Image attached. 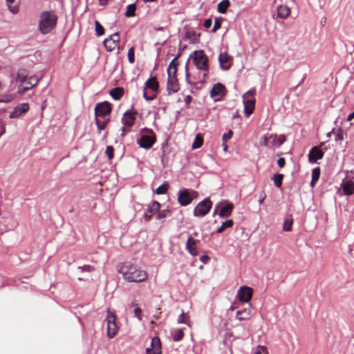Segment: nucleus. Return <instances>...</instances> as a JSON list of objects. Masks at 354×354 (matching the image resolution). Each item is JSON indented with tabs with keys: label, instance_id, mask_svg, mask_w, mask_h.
<instances>
[{
	"label": "nucleus",
	"instance_id": "f257e3e1",
	"mask_svg": "<svg viewBox=\"0 0 354 354\" xmlns=\"http://www.w3.org/2000/svg\"><path fill=\"white\" fill-rule=\"evenodd\" d=\"M118 272L129 282L139 283L147 279V273L138 268L131 262H124L118 268Z\"/></svg>",
	"mask_w": 354,
	"mask_h": 354
},
{
	"label": "nucleus",
	"instance_id": "f03ea898",
	"mask_svg": "<svg viewBox=\"0 0 354 354\" xmlns=\"http://www.w3.org/2000/svg\"><path fill=\"white\" fill-rule=\"evenodd\" d=\"M112 110V104L104 101L97 103L95 107V120L97 129L104 130L110 121V113Z\"/></svg>",
	"mask_w": 354,
	"mask_h": 354
},
{
	"label": "nucleus",
	"instance_id": "7ed1b4c3",
	"mask_svg": "<svg viewBox=\"0 0 354 354\" xmlns=\"http://www.w3.org/2000/svg\"><path fill=\"white\" fill-rule=\"evenodd\" d=\"M57 23V17L53 11H43L39 15L38 28L42 35L50 33Z\"/></svg>",
	"mask_w": 354,
	"mask_h": 354
},
{
	"label": "nucleus",
	"instance_id": "20e7f679",
	"mask_svg": "<svg viewBox=\"0 0 354 354\" xmlns=\"http://www.w3.org/2000/svg\"><path fill=\"white\" fill-rule=\"evenodd\" d=\"M156 140V136L153 130L143 128L141 130L140 137L137 140V144L140 147L149 149Z\"/></svg>",
	"mask_w": 354,
	"mask_h": 354
},
{
	"label": "nucleus",
	"instance_id": "39448f33",
	"mask_svg": "<svg viewBox=\"0 0 354 354\" xmlns=\"http://www.w3.org/2000/svg\"><path fill=\"white\" fill-rule=\"evenodd\" d=\"M255 90L250 89L243 95V102L244 104V112L247 116L250 115L255 107Z\"/></svg>",
	"mask_w": 354,
	"mask_h": 354
},
{
	"label": "nucleus",
	"instance_id": "423d86ee",
	"mask_svg": "<svg viewBox=\"0 0 354 354\" xmlns=\"http://www.w3.org/2000/svg\"><path fill=\"white\" fill-rule=\"evenodd\" d=\"M197 196L198 193L196 191L183 188L178 192V202L181 206H187L189 205Z\"/></svg>",
	"mask_w": 354,
	"mask_h": 354
},
{
	"label": "nucleus",
	"instance_id": "0eeeda50",
	"mask_svg": "<svg viewBox=\"0 0 354 354\" xmlns=\"http://www.w3.org/2000/svg\"><path fill=\"white\" fill-rule=\"evenodd\" d=\"M212 207V203L209 198H205L195 207L193 214L196 217H204L209 212Z\"/></svg>",
	"mask_w": 354,
	"mask_h": 354
},
{
	"label": "nucleus",
	"instance_id": "6e6552de",
	"mask_svg": "<svg viewBox=\"0 0 354 354\" xmlns=\"http://www.w3.org/2000/svg\"><path fill=\"white\" fill-rule=\"evenodd\" d=\"M107 322V336L109 338H113L118 333V327L116 324V315L111 310L107 311L106 317Z\"/></svg>",
	"mask_w": 354,
	"mask_h": 354
},
{
	"label": "nucleus",
	"instance_id": "1a4fd4ad",
	"mask_svg": "<svg viewBox=\"0 0 354 354\" xmlns=\"http://www.w3.org/2000/svg\"><path fill=\"white\" fill-rule=\"evenodd\" d=\"M193 62L196 68L199 70L207 71L209 69L208 59L203 50L194 51Z\"/></svg>",
	"mask_w": 354,
	"mask_h": 354
},
{
	"label": "nucleus",
	"instance_id": "9d476101",
	"mask_svg": "<svg viewBox=\"0 0 354 354\" xmlns=\"http://www.w3.org/2000/svg\"><path fill=\"white\" fill-rule=\"evenodd\" d=\"M136 111H132L130 110L127 111L124 113L122 118V123L123 127L122 128V136H124L126 131H130L131 128L134 124L136 120Z\"/></svg>",
	"mask_w": 354,
	"mask_h": 354
},
{
	"label": "nucleus",
	"instance_id": "9b49d317",
	"mask_svg": "<svg viewBox=\"0 0 354 354\" xmlns=\"http://www.w3.org/2000/svg\"><path fill=\"white\" fill-rule=\"evenodd\" d=\"M120 36L118 32L113 33L104 40L103 44L107 51L111 52L119 46Z\"/></svg>",
	"mask_w": 354,
	"mask_h": 354
},
{
	"label": "nucleus",
	"instance_id": "f8f14e48",
	"mask_svg": "<svg viewBox=\"0 0 354 354\" xmlns=\"http://www.w3.org/2000/svg\"><path fill=\"white\" fill-rule=\"evenodd\" d=\"M160 209V204L156 201H153L148 205L147 208L145 211L144 218L145 221H149L153 215L157 214Z\"/></svg>",
	"mask_w": 354,
	"mask_h": 354
},
{
	"label": "nucleus",
	"instance_id": "ddd939ff",
	"mask_svg": "<svg viewBox=\"0 0 354 354\" xmlns=\"http://www.w3.org/2000/svg\"><path fill=\"white\" fill-rule=\"evenodd\" d=\"M253 294V289L248 286H242L237 292L239 299L242 302L248 303L250 301Z\"/></svg>",
	"mask_w": 354,
	"mask_h": 354
},
{
	"label": "nucleus",
	"instance_id": "4468645a",
	"mask_svg": "<svg viewBox=\"0 0 354 354\" xmlns=\"http://www.w3.org/2000/svg\"><path fill=\"white\" fill-rule=\"evenodd\" d=\"M342 190L338 191L340 196H351L354 194V182L352 180H343L341 183Z\"/></svg>",
	"mask_w": 354,
	"mask_h": 354
},
{
	"label": "nucleus",
	"instance_id": "2eb2a0df",
	"mask_svg": "<svg viewBox=\"0 0 354 354\" xmlns=\"http://www.w3.org/2000/svg\"><path fill=\"white\" fill-rule=\"evenodd\" d=\"M232 60V57L225 52L221 53L218 56L220 67L223 71H227L231 68Z\"/></svg>",
	"mask_w": 354,
	"mask_h": 354
},
{
	"label": "nucleus",
	"instance_id": "dca6fc26",
	"mask_svg": "<svg viewBox=\"0 0 354 354\" xmlns=\"http://www.w3.org/2000/svg\"><path fill=\"white\" fill-rule=\"evenodd\" d=\"M180 86L176 75H170L168 76L167 82V91L169 95L176 93L179 91Z\"/></svg>",
	"mask_w": 354,
	"mask_h": 354
},
{
	"label": "nucleus",
	"instance_id": "f3484780",
	"mask_svg": "<svg viewBox=\"0 0 354 354\" xmlns=\"http://www.w3.org/2000/svg\"><path fill=\"white\" fill-rule=\"evenodd\" d=\"M198 242L199 241L194 239L192 235L188 236L185 244V249L192 256L196 257L198 254L197 250Z\"/></svg>",
	"mask_w": 354,
	"mask_h": 354
},
{
	"label": "nucleus",
	"instance_id": "a211bd4d",
	"mask_svg": "<svg viewBox=\"0 0 354 354\" xmlns=\"http://www.w3.org/2000/svg\"><path fill=\"white\" fill-rule=\"evenodd\" d=\"M324 152L319 147H313L310 150L308 155L309 162L311 164L315 163L318 160H320L324 157Z\"/></svg>",
	"mask_w": 354,
	"mask_h": 354
},
{
	"label": "nucleus",
	"instance_id": "6ab92c4d",
	"mask_svg": "<svg viewBox=\"0 0 354 354\" xmlns=\"http://www.w3.org/2000/svg\"><path fill=\"white\" fill-rule=\"evenodd\" d=\"M29 110V104L28 103H22L17 106L10 113L9 118L14 119L18 118L21 115L25 114Z\"/></svg>",
	"mask_w": 354,
	"mask_h": 354
},
{
	"label": "nucleus",
	"instance_id": "aec40b11",
	"mask_svg": "<svg viewBox=\"0 0 354 354\" xmlns=\"http://www.w3.org/2000/svg\"><path fill=\"white\" fill-rule=\"evenodd\" d=\"M225 86L221 83L215 84L211 91L210 96L214 98L215 101H218L220 98L224 95Z\"/></svg>",
	"mask_w": 354,
	"mask_h": 354
},
{
	"label": "nucleus",
	"instance_id": "412c9836",
	"mask_svg": "<svg viewBox=\"0 0 354 354\" xmlns=\"http://www.w3.org/2000/svg\"><path fill=\"white\" fill-rule=\"evenodd\" d=\"M269 138L270 141V148H279L286 141V136L283 134L279 136L277 134H270L269 135Z\"/></svg>",
	"mask_w": 354,
	"mask_h": 354
},
{
	"label": "nucleus",
	"instance_id": "4be33fe9",
	"mask_svg": "<svg viewBox=\"0 0 354 354\" xmlns=\"http://www.w3.org/2000/svg\"><path fill=\"white\" fill-rule=\"evenodd\" d=\"M290 13V9L286 5H277V15L281 19L287 18Z\"/></svg>",
	"mask_w": 354,
	"mask_h": 354
},
{
	"label": "nucleus",
	"instance_id": "5701e85b",
	"mask_svg": "<svg viewBox=\"0 0 354 354\" xmlns=\"http://www.w3.org/2000/svg\"><path fill=\"white\" fill-rule=\"evenodd\" d=\"M252 316L250 307L238 310L236 313V318L240 321L249 319Z\"/></svg>",
	"mask_w": 354,
	"mask_h": 354
},
{
	"label": "nucleus",
	"instance_id": "b1692460",
	"mask_svg": "<svg viewBox=\"0 0 354 354\" xmlns=\"http://www.w3.org/2000/svg\"><path fill=\"white\" fill-rule=\"evenodd\" d=\"M170 335L174 342H179L184 337V331L183 328H171Z\"/></svg>",
	"mask_w": 354,
	"mask_h": 354
},
{
	"label": "nucleus",
	"instance_id": "393cba45",
	"mask_svg": "<svg viewBox=\"0 0 354 354\" xmlns=\"http://www.w3.org/2000/svg\"><path fill=\"white\" fill-rule=\"evenodd\" d=\"M151 346L153 350V354H162L161 342L158 337H154L152 338Z\"/></svg>",
	"mask_w": 354,
	"mask_h": 354
},
{
	"label": "nucleus",
	"instance_id": "a878e982",
	"mask_svg": "<svg viewBox=\"0 0 354 354\" xmlns=\"http://www.w3.org/2000/svg\"><path fill=\"white\" fill-rule=\"evenodd\" d=\"M145 87L156 92L159 88V84L156 77H150L145 83Z\"/></svg>",
	"mask_w": 354,
	"mask_h": 354
},
{
	"label": "nucleus",
	"instance_id": "bb28decb",
	"mask_svg": "<svg viewBox=\"0 0 354 354\" xmlns=\"http://www.w3.org/2000/svg\"><path fill=\"white\" fill-rule=\"evenodd\" d=\"M233 208L234 205L232 203H228L227 205L222 207L218 213L219 216L221 218L230 216L232 214Z\"/></svg>",
	"mask_w": 354,
	"mask_h": 354
},
{
	"label": "nucleus",
	"instance_id": "cd10ccee",
	"mask_svg": "<svg viewBox=\"0 0 354 354\" xmlns=\"http://www.w3.org/2000/svg\"><path fill=\"white\" fill-rule=\"evenodd\" d=\"M124 91L122 87H115L109 91L110 95L115 100H119L124 95Z\"/></svg>",
	"mask_w": 354,
	"mask_h": 354
},
{
	"label": "nucleus",
	"instance_id": "c85d7f7f",
	"mask_svg": "<svg viewBox=\"0 0 354 354\" xmlns=\"http://www.w3.org/2000/svg\"><path fill=\"white\" fill-rule=\"evenodd\" d=\"M29 72L25 68H19L17 72L16 80L21 84L25 83L27 80Z\"/></svg>",
	"mask_w": 354,
	"mask_h": 354
},
{
	"label": "nucleus",
	"instance_id": "c756f323",
	"mask_svg": "<svg viewBox=\"0 0 354 354\" xmlns=\"http://www.w3.org/2000/svg\"><path fill=\"white\" fill-rule=\"evenodd\" d=\"M201 37V33H197L195 30H187L185 32V37L187 39L192 40V44H196L199 41V37Z\"/></svg>",
	"mask_w": 354,
	"mask_h": 354
},
{
	"label": "nucleus",
	"instance_id": "7c9ffc66",
	"mask_svg": "<svg viewBox=\"0 0 354 354\" xmlns=\"http://www.w3.org/2000/svg\"><path fill=\"white\" fill-rule=\"evenodd\" d=\"M177 59H178V57H176L170 62L169 67L167 68L168 76H170V75H173V74H174V75H176L177 65H178Z\"/></svg>",
	"mask_w": 354,
	"mask_h": 354
},
{
	"label": "nucleus",
	"instance_id": "2f4dec72",
	"mask_svg": "<svg viewBox=\"0 0 354 354\" xmlns=\"http://www.w3.org/2000/svg\"><path fill=\"white\" fill-rule=\"evenodd\" d=\"M230 3L229 0H223L217 6V11L219 13L225 14L227 12Z\"/></svg>",
	"mask_w": 354,
	"mask_h": 354
},
{
	"label": "nucleus",
	"instance_id": "473e14b6",
	"mask_svg": "<svg viewBox=\"0 0 354 354\" xmlns=\"http://www.w3.org/2000/svg\"><path fill=\"white\" fill-rule=\"evenodd\" d=\"M234 222L232 219L225 221L222 225L217 229L216 232L218 234L222 233L225 229L230 228L233 226Z\"/></svg>",
	"mask_w": 354,
	"mask_h": 354
},
{
	"label": "nucleus",
	"instance_id": "72a5a7b5",
	"mask_svg": "<svg viewBox=\"0 0 354 354\" xmlns=\"http://www.w3.org/2000/svg\"><path fill=\"white\" fill-rule=\"evenodd\" d=\"M320 176V168L315 167L312 171V179L310 182L311 186H314L317 181L319 180Z\"/></svg>",
	"mask_w": 354,
	"mask_h": 354
},
{
	"label": "nucleus",
	"instance_id": "f704fd0d",
	"mask_svg": "<svg viewBox=\"0 0 354 354\" xmlns=\"http://www.w3.org/2000/svg\"><path fill=\"white\" fill-rule=\"evenodd\" d=\"M283 177L284 176L282 174H274L272 180L274 181V185L277 187L280 188L281 187Z\"/></svg>",
	"mask_w": 354,
	"mask_h": 354
},
{
	"label": "nucleus",
	"instance_id": "c9c22d12",
	"mask_svg": "<svg viewBox=\"0 0 354 354\" xmlns=\"http://www.w3.org/2000/svg\"><path fill=\"white\" fill-rule=\"evenodd\" d=\"M15 0H6V4L8 6V8L12 14H17L19 11V6H12V4L15 2Z\"/></svg>",
	"mask_w": 354,
	"mask_h": 354
},
{
	"label": "nucleus",
	"instance_id": "e433bc0d",
	"mask_svg": "<svg viewBox=\"0 0 354 354\" xmlns=\"http://www.w3.org/2000/svg\"><path fill=\"white\" fill-rule=\"evenodd\" d=\"M39 79L36 76H30L26 81V85L30 89L37 84Z\"/></svg>",
	"mask_w": 354,
	"mask_h": 354
},
{
	"label": "nucleus",
	"instance_id": "4c0bfd02",
	"mask_svg": "<svg viewBox=\"0 0 354 354\" xmlns=\"http://www.w3.org/2000/svg\"><path fill=\"white\" fill-rule=\"evenodd\" d=\"M169 184L167 182H165L162 185H160L159 187H158L156 189V194H165L167 193L168 189H169Z\"/></svg>",
	"mask_w": 354,
	"mask_h": 354
},
{
	"label": "nucleus",
	"instance_id": "58836bf2",
	"mask_svg": "<svg viewBox=\"0 0 354 354\" xmlns=\"http://www.w3.org/2000/svg\"><path fill=\"white\" fill-rule=\"evenodd\" d=\"M136 8V6L135 3L129 4L127 8L125 16L127 17H131L135 16Z\"/></svg>",
	"mask_w": 354,
	"mask_h": 354
},
{
	"label": "nucleus",
	"instance_id": "ea45409f",
	"mask_svg": "<svg viewBox=\"0 0 354 354\" xmlns=\"http://www.w3.org/2000/svg\"><path fill=\"white\" fill-rule=\"evenodd\" d=\"M171 214V211L169 209H165L162 210H160L156 214V219L162 220L167 217Z\"/></svg>",
	"mask_w": 354,
	"mask_h": 354
},
{
	"label": "nucleus",
	"instance_id": "a19ab883",
	"mask_svg": "<svg viewBox=\"0 0 354 354\" xmlns=\"http://www.w3.org/2000/svg\"><path fill=\"white\" fill-rule=\"evenodd\" d=\"M203 145V138L202 137L198 134L196 135L194 142L192 143V147L194 149L200 148Z\"/></svg>",
	"mask_w": 354,
	"mask_h": 354
},
{
	"label": "nucleus",
	"instance_id": "79ce46f5",
	"mask_svg": "<svg viewBox=\"0 0 354 354\" xmlns=\"http://www.w3.org/2000/svg\"><path fill=\"white\" fill-rule=\"evenodd\" d=\"M95 30L97 36H102L104 34V29L98 21L95 22Z\"/></svg>",
	"mask_w": 354,
	"mask_h": 354
},
{
	"label": "nucleus",
	"instance_id": "37998d69",
	"mask_svg": "<svg viewBox=\"0 0 354 354\" xmlns=\"http://www.w3.org/2000/svg\"><path fill=\"white\" fill-rule=\"evenodd\" d=\"M292 220L290 218H286L283 225V230L286 232L292 230Z\"/></svg>",
	"mask_w": 354,
	"mask_h": 354
},
{
	"label": "nucleus",
	"instance_id": "c03bdc74",
	"mask_svg": "<svg viewBox=\"0 0 354 354\" xmlns=\"http://www.w3.org/2000/svg\"><path fill=\"white\" fill-rule=\"evenodd\" d=\"M134 54H135V48H134V47H131L129 49L128 53H127L128 61L130 64H133L135 62Z\"/></svg>",
	"mask_w": 354,
	"mask_h": 354
},
{
	"label": "nucleus",
	"instance_id": "a18cd8bd",
	"mask_svg": "<svg viewBox=\"0 0 354 354\" xmlns=\"http://www.w3.org/2000/svg\"><path fill=\"white\" fill-rule=\"evenodd\" d=\"M132 306H136L135 309H134V315L136 317H137L138 319V320L141 321L142 317V309L140 308V307H138V305L135 303H132L131 304Z\"/></svg>",
	"mask_w": 354,
	"mask_h": 354
},
{
	"label": "nucleus",
	"instance_id": "49530a36",
	"mask_svg": "<svg viewBox=\"0 0 354 354\" xmlns=\"http://www.w3.org/2000/svg\"><path fill=\"white\" fill-rule=\"evenodd\" d=\"M105 154L106 155L109 160H111L114 156V149L112 146H107L105 151Z\"/></svg>",
	"mask_w": 354,
	"mask_h": 354
},
{
	"label": "nucleus",
	"instance_id": "de8ad7c7",
	"mask_svg": "<svg viewBox=\"0 0 354 354\" xmlns=\"http://www.w3.org/2000/svg\"><path fill=\"white\" fill-rule=\"evenodd\" d=\"M222 18H216L214 21V27L212 30V32H215L218 29H219L221 26V21Z\"/></svg>",
	"mask_w": 354,
	"mask_h": 354
},
{
	"label": "nucleus",
	"instance_id": "09e8293b",
	"mask_svg": "<svg viewBox=\"0 0 354 354\" xmlns=\"http://www.w3.org/2000/svg\"><path fill=\"white\" fill-rule=\"evenodd\" d=\"M146 88H144L143 91V97L147 101H151L153 100L156 97V95L155 93H153L151 95H148L146 91Z\"/></svg>",
	"mask_w": 354,
	"mask_h": 354
},
{
	"label": "nucleus",
	"instance_id": "8fccbe9b",
	"mask_svg": "<svg viewBox=\"0 0 354 354\" xmlns=\"http://www.w3.org/2000/svg\"><path fill=\"white\" fill-rule=\"evenodd\" d=\"M260 144H261V145H263V146L270 148V138H269V135L265 136L262 138V140L260 141Z\"/></svg>",
	"mask_w": 354,
	"mask_h": 354
},
{
	"label": "nucleus",
	"instance_id": "3c124183",
	"mask_svg": "<svg viewBox=\"0 0 354 354\" xmlns=\"http://www.w3.org/2000/svg\"><path fill=\"white\" fill-rule=\"evenodd\" d=\"M178 323L188 324V321L185 317V314L182 311L181 314L178 317Z\"/></svg>",
	"mask_w": 354,
	"mask_h": 354
},
{
	"label": "nucleus",
	"instance_id": "603ef678",
	"mask_svg": "<svg viewBox=\"0 0 354 354\" xmlns=\"http://www.w3.org/2000/svg\"><path fill=\"white\" fill-rule=\"evenodd\" d=\"M78 268L80 269L82 272H91L94 270V268L90 265H84L83 266H80Z\"/></svg>",
	"mask_w": 354,
	"mask_h": 354
},
{
	"label": "nucleus",
	"instance_id": "864d4df0",
	"mask_svg": "<svg viewBox=\"0 0 354 354\" xmlns=\"http://www.w3.org/2000/svg\"><path fill=\"white\" fill-rule=\"evenodd\" d=\"M344 139V131L342 129L339 128L337 129L336 136H335V140H342Z\"/></svg>",
	"mask_w": 354,
	"mask_h": 354
},
{
	"label": "nucleus",
	"instance_id": "5fc2aeb1",
	"mask_svg": "<svg viewBox=\"0 0 354 354\" xmlns=\"http://www.w3.org/2000/svg\"><path fill=\"white\" fill-rule=\"evenodd\" d=\"M232 136H233V131L232 130H229L227 133H224L223 135V136H222L223 142H226V141L228 139L232 138Z\"/></svg>",
	"mask_w": 354,
	"mask_h": 354
},
{
	"label": "nucleus",
	"instance_id": "6e6d98bb",
	"mask_svg": "<svg viewBox=\"0 0 354 354\" xmlns=\"http://www.w3.org/2000/svg\"><path fill=\"white\" fill-rule=\"evenodd\" d=\"M28 90H30V88L26 85L21 84L18 86V93L21 95L24 94Z\"/></svg>",
	"mask_w": 354,
	"mask_h": 354
},
{
	"label": "nucleus",
	"instance_id": "4d7b16f0",
	"mask_svg": "<svg viewBox=\"0 0 354 354\" xmlns=\"http://www.w3.org/2000/svg\"><path fill=\"white\" fill-rule=\"evenodd\" d=\"M266 197V192H265V191L262 190L259 194V205H261L263 203Z\"/></svg>",
	"mask_w": 354,
	"mask_h": 354
},
{
	"label": "nucleus",
	"instance_id": "13d9d810",
	"mask_svg": "<svg viewBox=\"0 0 354 354\" xmlns=\"http://www.w3.org/2000/svg\"><path fill=\"white\" fill-rule=\"evenodd\" d=\"M266 350V347L261 346H258L255 348L254 353V354H262L263 351H265Z\"/></svg>",
	"mask_w": 354,
	"mask_h": 354
},
{
	"label": "nucleus",
	"instance_id": "bf43d9fd",
	"mask_svg": "<svg viewBox=\"0 0 354 354\" xmlns=\"http://www.w3.org/2000/svg\"><path fill=\"white\" fill-rule=\"evenodd\" d=\"M286 160L283 158H279L277 160V165L280 168H282L285 166Z\"/></svg>",
	"mask_w": 354,
	"mask_h": 354
},
{
	"label": "nucleus",
	"instance_id": "052dcab7",
	"mask_svg": "<svg viewBox=\"0 0 354 354\" xmlns=\"http://www.w3.org/2000/svg\"><path fill=\"white\" fill-rule=\"evenodd\" d=\"M185 72H186V74H185L186 82L188 84H191V82L189 80V71H188V63H187L186 65H185Z\"/></svg>",
	"mask_w": 354,
	"mask_h": 354
},
{
	"label": "nucleus",
	"instance_id": "680f3d73",
	"mask_svg": "<svg viewBox=\"0 0 354 354\" xmlns=\"http://www.w3.org/2000/svg\"><path fill=\"white\" fill-rule=\"evenodd\" d=\"M212 21L210 18L206 19L204 22V27L205 28H209L212 26Z\"/></svg>",
	"mask_w": 354,
	"mask_h": 354
},
{
	"label": "nucleus",
	"instance_id": "e2e57ef3",
	"mask_svg": "<svg viewBox=\"0 0 354 354\" xmlns=\"http://www.w3.org/2000/svg\"><path fill=\"white\" fill-rule=\"evenodd\" d=\"M210 258L209 256L207 255H202L201 257H200V261L201 262H203V263H207L208 261H209Z\"/></svg>",
	"mask_w": 354,
	"mask_h": 354
},
{
	"label": "nucleus",
	"instance_id": "0e129e2a",
	"mask_svg": "<svg viewBox=\"0 0 354 354\" xmlns=\"http://www.w3.org/2000/svg\"><path fill=\"white\" fill-rule=\"evenodd\" d=\"M192 97L190 95H187L185 97V102L186 105H189L191 103Z\"/></svg>",
	"mask_w": 354,
	"mask_h": 354
},
{
	"label": "nucleus",
	"instance_id": "69168bd1",
	"mask_svg": "<svg viewBox=\"0 0 354 354\" xmlns=\"http://www.w3.org/2000/svg\"><path fill=\"white\" fill-rule=\"evenodd\" d=\"M153 350L151 346L150 345V347L147 348L146 349V354H153Z\"/></svg>",
	"mask_w": 354,
	"mask_h": 354
},
{
	"label": "nucleus",
	"instance_id": "338daca9",
	"mask_svg": "<svg viewBox=\"0 0 354 354\" xmlns=\"http://www.w3.org/2000/svg\"><path fill=\"white\" fill-rule=\"evenodd\" d=\"M354 118V111L350 113L347 117L348 121H351Z\"/></svg>",
	"mask_w": 354,
	"mask_h": 354
},
{
	"label": "nucleus",
	"instance_id": "774afa93",
	"mask_svg": "<svg viewBox=\"0 0 354 354\" xmlns=\"http://www.w3.org/2000/svg\"><path fill=\"white\" fill-rule=\"evenodd\" d=\"M109 0H99V3L101 6H105L107 4Z\"/></svg>",
	"mask_w": 354,
	"mask_h": 354
}]
</instances>
